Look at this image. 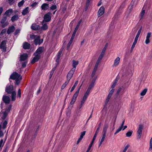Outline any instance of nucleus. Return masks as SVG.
<instances>
[{"label":"nucleus","instance_id":"nucleus-29","mask_svg":"<svg viewBox=\"0 0 152 152\" xmlns=\"http://www.w3.org/2000/svg\"><path fill=\"white\" fill-rule=\"evenodd\" d=\"M11 99L12 101H15V100L16 96V92L15 91H13L11 93Z\"/></svg>","mask_w":152,"mask_h":152},{"label":"nucleus","instance_id":"nucleus-55","mask_svg":"<svg viewBox=\"0 0 152 152\" xmlns=\"http://www.w3.org/2000/svg\"><path fill=\"white\" fill-rule=\"evenodd\" d=\"M6 31V29H3L1 33V35H3L5 33Z\"/></svg>","mask_w":152,"mask_h":152},{"label":"nucleus","instance_id":"nucleus-64","mask_svg":"<svg viewBox=\"0 0 152 152\" xmlns=\"http://www.w3.org/2000/svg\"><path fill=\"white\" fill-rule=\"evenodd\" d=\"M124 122H125V120H123V122H122V123L121 124V125L120 126L121 127L123 128V126H124Z\"/></svg>","mask_w":152,"mask_h":152},{"label":"nucleus","instance_id":"nucleus-39","mask_svg":"<svg viewBox=\"0 0 152 152\" xmlns=\"http://www.w3.org/2000/svg\"><path fill=\"white\" fill-rule=\"evenodd\" d=\"M7 124V121L6 120L5 121L3 124L2 128L3 129H5L6 128Z\"/></svg>","mask_w":152,"mask_h":152},{"label":"nucleus","instance_id":"nucleus-63","mask_svg":"<svg viewBox=\"0 0 152 152\" xmlns=\"http://www.w3.org/2000/svg\"><path fill=\"white\" fill-rule=\"evenodd\" d=\"M109 100L107 99H106L105 101V105H107V104L108 102L109 101Z\"/></svg>","mask_w":152,"mask_h":152},{"label":"nucleus","instance_id":"nucleus-58","mask_svg":"<svg viewBox=\"0 0 152 152\" xmlns=\"http://www.w3.org/2000/svg\"><path fill=\"white\" fill-rule=\"evenodd\" d=\"M98 65L95 64L93 70H94V71H96L97 69V68L98 67Z\"/></svg>","mask_w":152,"mask_h":152},{"label":"nucleus","instance_id":"nucleus-13","mask_svg":"<svg viewBox=\"0 0 152 152\" xmlns=\"http://www.w3.org/2000/svg\"><path fill=\"white\" fill-rule=\"evenodd\" d=\"M75 71L71 69L67 75V80L69 81L72 77Z\"/></svg>","mask_w":152,"mask_h":152},{"label":"nucleus","instance_id":"nucleus-21","mask_svg":"<svg viewBox=\"0 0 152 152\" xmlns=\"http://www.w3.org/2000/svg\"><path fill=\"white\" fill-rule=\"evenodd\" d=\"M88 96H87V95H84V96H83L82 100L79 106V109H80L83 106V104H84V103L85 102V101L86 100Z\"/></svg>","mask_w":152,"mask_h":152},{"label":"nucleus","instance_id":"nucleus-3","mask_svg":"<svg viewBox=\"0 0 152 152\" xmlns=\"http://www.w3.org/2000/svg\"><path fill=\"white\" fill-rule=\"evenodd\" d=\"M80 87L78 88L77 91L75 92V94H74L72 96L71 101L70 102V104L71 105L73 104L76 101L77 97L78 96L79 93L80 88V87Z\"/></svg>","mask_w":152,"mask_h":152},{"label":"nucleus","instance_id":"nucleus-37","mask_svg":"<svg viewBox=\"0 0 152 152\" xmlns=\"http://www.w3.org/2000/svg\"><path fill=\"white\" fill-rule=\"evenodd\" d=\"M133 133V131H132L127 132L126 134V137H130Z\"/></svg>","mask_w":152,"mask_h":152},{"label":"nucleus","instance_id":"nucleus-8","mask_svg":"<svg viewBox=\"0 0 152 152\" xmlns=\"http://www.w3.org/2000/svg\"><path fill=\"white\" fill-rule=\"evenodd\" d=\"M13 86L12 85H7L5 89V91L8 94H10L13 92Z\"/></svg>","mask_w":152,"mask_h":152},{"label":"nucleus","instance_id":"nucleus-10","mask_svg":"<svg viewBox=\"0 0 152 152\" xmlns=\"http://www.w3.org/2000/svg\"><path fill=\"white\" fill-rule=\"evenodd\" d=\"M43 39H40V36H38L34 41V43L35 45H40L42 43Z\"/></svg>","mask_w":152,"mask_h":152},{"label":"nucleus","instance_id":"nucleus-41","mask_svg":"<svg viewBox=\"0 0 152 152\" xmlns=\"http://www.w3.org/2000/svg\"><path fill=\"white\" fill-rule=\"evenodd\" d=\"M25 1L24 0H22L20 2H19L18 3V6L19 7H20L23 5V4Z\"/></svg>","mask_w":152,"mask_h":152},{"label":"nucleus","instance_id":"nucleus-6","mask_svg":"<svg viewBox=\"0 0 152 152\" xmlns=\"http://www.w3.org/2000/svg\"><path fill=\"white\" fill-rule=\"evenodd\" d=\"M7 19V17L4 16L2 18L1 21V27L4 28L8 25V22L6 21Z\"/></svg>","mask_w":152,"mask_h":152},{"label":"nucleus","instance_id":"nucleus-61","mask_svg":"<svg viewBox=\"0 0 152 152\" xmlns=\"http://www.w3.org/2000/svg\"><path fill=\"white\" fill-rule=\"evenodd\" d=\"M11 108V106L10 105L8 107V108L6 110V111H7L8 112H9L10 111Z\"/></svg>","mask_w":152,"mask_h":152},{"label":"nucleus","instance_id":"nucleus-57","mask_svg":"<svg viewBox=\"0 0 152 152\" xmlns=\"http://www.w3.org/2000/svg\"><path fill=\"white\" fill-rule=\"evenodd\" d=\"M3 139H1L0 141V148L1 147H2L3 146L4 144H3Z\"/></svg>","mask_w":152,"mask_h":152},{"label":"nucleus","instance_id":"nucleus-23","mask_svg":"<svg viewBox=\"0 0 152 152\" xmlns=\"http://www.w3.org/2000/svg\"><path fill=\"white\" fill-rule=\"evenodd\" d=\"M79 62L78 61H76L75 60L72 61V66L73 68L71 69L75 71L77 66Z\"/></svg>","mask_w":152,"mask_h":152},{"label":"nucleus","instance_id":"nucleus-46","mask_svg":"<svg viewBox=\"0 0 152 152\" xmlns=\"http://www.w3.org/2000/svg\"><path fill=\"white\" fill-rule=\"evenodd\" d=\"M15 0H8V3L10 5L13 4Z\"/></svg>","mask_w":152,"mask_h":152},{"label":"nucleus","instance_id":"nucleus-50","mask_svg":"<svg viewBox=\"0 0 152 152\" xmlns=\"http://www.w3.org/2000/svg\"><path fill=\"white\" fill-rule=\"evenodd\" d=\"M21 90L20 89H19L18 91L17 96L20 98L21 97Z\"/></svg>","mask_w":152,"mask_h":152},{"label":"nucleus","instance_id":"nucleus-2","mask_svg":"<svg viewBox=\"0 0 152 152\" xmlns=\"http://www.w3.org/2000/svg\"><path fill=\"white\" fill-rule=\"evenodd\" d=\"M95 81V79H93L91 82V83L89 86L86 91L85 93V95H87V96H88L89 95L91 90L94 87V83Z\"/></svg>","mask_w":152,"mask_h":152},{"label":"nucleus","instance_id":"nucleus-18","mask_svg":"<svg viewBox=\"0 0 152 152\" xmlns=\"http://www.w3.org/2000/svg\"><path fill=\"white\" fill-rule=\"evenodd\" d=\"M31 28L33 30L37 31L40 29V27L36 23H33L32 25Z\"/></svg>","mask_w":152,"mask_h":152},{"label":"nucleus","instance_id":"nucleus-49","mask_svg":"<svg viewBox=\"0 0 152 152\" xmlns=\"http://www.w3.org/2000/svg\"><path fill=\"white\" fill-rule=\"evenodd\" d=\"M38 3V2H34L31 5V6L32 7H35L37 5Z\"/></svg>","mask_w":152,"mask_h":152},{"label":"nucleus","instance_id":"nucleus-44","mask_svg":"<svg viewBox=\"0 0 152 152\" xmlns=\"http://www.w3.org/2000/svg\"><path fill=\"white\" fill-rule=\"evenodd\" d=\"M57 8V6L56 5H53L50 7V9L52 10H56Z\"/></svg>","mask_w":152,"mask_h":152},{"label":"nucleus","instance_id":"nucleus-52","mask_svg":"<svg viewBox=\"0 0 152 152\" xmlns=\"http://www.w3.org/2000/svg\"><path fill=\"white\" fill-rule=\"evenodd\" d=\"M136 44V43L133 42V44H132V46L131 47V51H132L133 50L135 46V45Z\"/></svg>","mask_w":152,"mask_h":152},{"label":"nucleus","instance_id":"nucleus-32","mask_svg":"<svg viewBox=\"0 0 152 152\" xmlns=\"http://www.w3.org/2000/svg\"><path fill=\"white\" fill-rule=\"evenodd\" d=\"M91 0H87L86 1V5L85 8V10L86 11L87 10L88 7L90 5Z\"/></svg>","mask_w":152,"mask_h":152},{"label":"nucleus","instance_id":"nucleus-26","mask_svg":"<svg viewBox=\"0 0 152 152\" xmlns=\"http://www.w3.org/2000/svg\"><path fill=\"white\" fill-rule=\"evenodd\" d=\"M120 58L119 57H117L115 59V60L114 64L113 65V66H116L118 65L120 62Z\"/></svg>","mask_w":152,"mask_h":152},{"label":"nucleus","instance_id":"nucleus-35","mask_svg":"<svg viewBox=\"0 0 152 152\" xmlns=\"http://www.w3.org/2000/svg\"><path fill=\"white\" fill-rule=\"evenodd\" d=\"M147 89L145 88V89H144L141 92V93L140 94V95L141 96H142L145 95V94H146V93L147 92Z\"/></svg>","mask_w":152,"mask_h":152},{"label":"nucleus","instance_id":"nucleus-9","mask_svg":"<svg viewBox=\"0 0 152 152\" xmlns=\"http://www.w3.org/2000/svg\"><path fill=\"white\" fill-rule=\"evenodd\" d=\"M6 41L5 40L3 41L0 45V48L3 52H6V51L7 47L6 46Z\"/></svg>","mask_w":152,"mask_h":152},{"label":"nucleus","instance_id":"nucleus-56","mask_svg":"<svg viewBox=\"0 0 152 152\" xmlns=\"http://www.w3.org/2000/svg\"><path fill=\"white\" fill-rule=\"evenodd\" d=\"M20 30L19 29H17L14 33V34L15 35H16L18 33H20Z\"/></svg>","mask_w":152,"mask_h":152},{"label":"nucleus","instance_id":"nucleus-7","mask_svg":"<svg viewBox=\"0 0 152 152\" xmlns=\"http://www.w3.org/2000/svg\"><path fill=\"white\" fill-rule=\"evenodd\" d=\"M143 126L142 125H140L139 127L137 132V138L138 140H139L142 135V131L143 129Z\"/></svg>","mask_w":152,"mask_h":152},{"label":"nucleus","instance_id":"nucleus-25","mask_svg":"<svg viewBox=\"0 0 152 152\" xmlns=\"http://www.w3.org/2000/svg\"><path fill=\"white\" fill-rule=\"evenodd\" d=\"M28 55L26 54H24L20 55V60L21 61H24L27 58Z\"/></svg>","mask_w":152,"mask_h":152},{"label":"nucleus","instance_id":"nucleus-11","mask_svg":"<svg viewBox=\"0 0 152 152\" xmlns=\"http://www.w3.org/2000/svg\"><path fill=\"white\" fill-rule=\"evenodd\" d=\"M104 8L103 6H102L100 8L97 13L98 17H99L104 14Z\"/></svg>","mask_w":152,"mask_h":152},{"label":"nucleus","instance_id":"nucleus-43","mask_svg":"<svg viewBox=\"0 0 152 152\" xmlns=\"http://www.w3.org/2000/svg\"><path fill=\"white\" fill-rule=\"evenodd\" d=\"M152 150V137L150 141V147L149 150L151 151Z\"/></svg>","mask_w":152,"mask_h":152},{"label":"nucleus","instance_id":"nucleus-59","mask_svg":"<svg viewBox=\"0 0 152 152\" xmlns=\"http://www.w3.org/2000/svg\"><path fill=\"white\" fill-rule=\"evenodd\" d=\"M114 90H115V89H112L110 91L109 94H110V95H112L113 94V92H114Z\"/></svg>","mask_w":152,"mask_h":152},{"label":"nucleus","instance_id":"nucleus-24","mask_svg":"<svg viewBox=\"0 0 152 152\" xmlns=\"http://www.w3.org/2000/svg\"><path fill=\"white\" fill-rule=\"evenodd\" d=\"M49 7V4L47 3L43 4L41 6V8L42 10H46L48 9Z\"/></svg>","mask_w":152,"mask_h":152},{"label":"nucleus","instance_id":"nucleus-54","mask_svg":"<svg viewBox=\"0 0 152 152\" xmlns=\"http://www.w3.org/2000/svg\"><path fill=\"white\" fill-rule=\"evenodd\" d=\"M101 123H100L98 125V127L96 131V132H99V129L100 128V126H101Z\"/></svg>","mask_w":152,"mask_h":152},{"label":"nucleus","instance_id":"nucleus-17","mask_svg":"<svg viewBox=\"0 0 152 152\" xmlns=\"http://www.w3.org/2000/svg\"><path fill=\"white\" fill-rule=\"evenodd\" d=\"M30 47V44L27 42H24L23 44V48L24 49H29Z\"/></svg>","mask_w":152,"mask_h":152},{"label":"nucleus","instance_id":"nucleus-22","mask_svg":"<svg viewBox=\"0 0 152 152\" xmlns=\"http://www.w3.org/2000/svg\"><path fill=\"white\" fill-rule=\"evenodd\" d=\"M15 29V27L14 26H12L9 27L7 30V33L8 34H10L13 32Z\"/></svg>","mask_w":152,"mask_h":152},{"label":"nucleus","instance_id":"nucleus-62","mask_svg":"<svg viewBox=\"0 0 152 152\" xmlns=\"http://www.w3.org/2000/svg\"><path fill=\"white\" fill-rule=\"evenodd\" d=\"M96 72V71H94V70L93 71V72H92V75H91V77H93L94 76Z\"/></svg>","mask_w":152,"mask_h":152},{"label":"nucleus","instance_id":"nucleus-27","mask_svg":"<svg viewBox=\"0 0 152 152\" xmlns=\"http://www.w3.org/2000/svg\"><path fill=\"white\" fill-rule=\"evenodd\" d=\"M29 8L28 7H27L24 9L22 12V15H24L28 14L29 12Z\"/></svg>","mask_w":152,"mask_h":152},{"label":"nucleus","instance_id":"nucleus-5","mask_svg":"<svg viewBox=\"0 0 152 152\" xmlns=\"http://www.w3.org/2000/svg\"><path fill=\"white\" fill-rule=\"evenodd\" d=\"M51 13L48 12L44 16V20L42 21L45 22H49L51 19Z\"/></svg>","mask_w":152,"mask_h":152},{"label":"nucleus","instance_id":"nucleus-30","mask_svg":"<svg viewBox=\"0 0 152 152\" xmlns=\"http://www.w3.org/2000/svg\"><path fill=\"white\" fill-rule=\"evenodd\" d=\"M18 18L19 17L18 15H15L11 18V20L12 22H14L15 21L18 20Z\"/></svg>","mask_w":152,"mask_h":152},{"label":"nucleus","instance_id":"nucleus-33","mask_svg":"<svg viewBox=\"0 0 152 152\" xmlns=\"http://www.w3.org/2000/svg\"><path fill=\"white\" fill-rule=\"evenodd\" d=\"M12 10L11 9H10L6 11L5 13V14L7 16H10V13L12 12Z\"/></svg>","mask_w":152,"mask_h":152},{"label":"nucleus","instance_id":"nucleus-51","mask_svg":"<svg viewBox=\"0 0 152 152\" xmlns=\"http://www.w3.org/2000/svg\"><path fill=\"white\" fill-rule=\"evenodd\" d=\"M86 132V131H83L81 132V135L80 136V137L83 139V136L85 134Z\"/></svg>","mask_w":152,"mask_h":152},{"label":"nucleus","instance_id":"nucleus-40","mask_svg":"<svg viewBox=\"0 0 152 152\" xmlns=\"http://www.w3.org/2000/svg\"><path fill=\"white\" fill-rule=\"evenodd\" d=\"M38 36L37 35H34V34H31L30 35V38L31 40L34 39L35 40V39Z\"/></svg>","mask_w":152,"mask_h":152},{"label":"nucleus","instance_id":"nucleus-15","mask_svg":"<svg viewBox=\"0 0 152 152\" xmlns=\"http://www.w3.org/2000/svg\"><path fill=\"white\" fill-rule=\"evenodd\" d=\"M35 56L33 58L31 61V63L34 64L35 62L38 61L40 58L41 56H38L37 54H34Z\"/></svg>","mask_w":152,"mask_h":152},{"label":"nucleus","instance_id":"nucleus-14","mask_svg":"<svg viewBox=\"0 0 152 152\" xmlns=\"http://www.w3.org/2000/svg\"><path fill=\"white\" fill-rule=\"evenodd\" d=\"M35 56L33 58L31 61V63L34 64L35 62L38 61L40 58L41 56H38L37 54H34Z\"/></svg>","mask_w":152,"mask_h":152},{"label":"nucleus","instance_id":"nucleus-34","mask_svg":"<svg viewBox=\"0 0 152 152\" xmlns=\"http://www.w3.org/2000/svg\"><path fill=\"white\" fill-rule=\"evenodd\" d=\"M69 81L66 80L65 83L61 87V89H64L66 86L68 84Z\"/></svg>","mask_w":152,"mask_h":152},{"label":"nucleus","instance_id":"nucleus-16","mask_svg":"<svg viewBox=\"0 0 152 152\" xmlns=\"http://www.w3.org/2000/svg\"><path fill=\"white\" fill-rule=\"evenodd\" d=\"M2 100L5 103L8 104L10 102V98L8 96L4 95L2 98Z\"/></svg>","mask_w":152,"mask_h":152},{"label":"nucleus","instance_id":"nucleus-60","mask_svg":"<svg viewBox=\"0 0 152 152\" xmlns=\"http://www.w3.org/2000/svg\"><path fill=\"white\" fill-rule=\"evenodd\" d=\"M142 27L141 26V27L140 28V29H139V30H138L137 34H140V33L141 31H142Z\"/></svg>","mask_w":152,"mask_h":152},{"label":"nucleus","instance_id":"nucleus-28","mask_svg":"<svg viewBox=\"0 0 152 152\" xmlns=\"http://www.w3.org/2000/svg\"><path fill=\"white\" fill-rule=\"evenodd\" d=\"M108 126L107 124H104L103 126L102 133L106 134Z\"/></svg>","mask_w":152,"mask_h":152},{"label":"nucleus","instance_id":"nucleus-45","mask_svg":"<svg viewBox=\"0 0 152 152\" xmlns=\"http://www.w3.org/2000/svg\"><path fill=\"white\" fill-rule=\"evenodd\" d=\"M117 80L116 79L115 80L113 84L111 86L112 88H113L115 87L117 82Z\"/></svg>","mask_w":152,"mask_h":152},{"label":"nucleus","instance_id":"nucleus-38","mask_svg":"<svg viewBox=\"0 0 152 152\" xmlns=\"http://www.w3.org/2000/svg\"><path fill=\"white\" fill-rule=\"evenodd\" d=\"M7 115V113L6 111L4 112L3 113V116L1 117V118L3 120H4L6 118Z\"/></svg>","mask_w":152,"mask_h":152},{"label":"nucleus","instance_id":"nucleus-42","mask_svg":"<svg viewBox=\"0 0 152 152\" xmlns=\"http://www.w3.org/2000/svg\"><path fill=\"white\" fill-rule=\"evenodd\" d=\"M123 128L121 127L120 126L119 128L117 129L116 132L114 133V135H116L117 134H118V133H119L120 131H121V130Z\"/></svg>","mask_w":152,"mask_h":152},{"label":"nucleus","instance_id":"nucleus-19","mask_svg":"<svg viewBox=\"0 0 152 152\" xmlns=\"http://www.w3.org/2000/svg\"><path fill=\"white\" fill-rule=\"evenodd\" d=\"M151 32H148L146 37V39L145 40V43L147 45L150 42V38L151 36Z\"/></svg>","mask_w":152,"mask_h":152},{"label":"nucleus","instance_id":"nucleus-20","mask_svg":"<svg viewBox=\"0 0 152 152\" xmlns=\"http://www.w3.org/2000/svg\"><path fill=\"white\" fill-rule=\"evenodd\" d=\"M42 26L40 27V29H41V30H46L48 29V27L47 25V23L44 21H42Z\"/></svg>","mask_w":152,"mask_h":152},{"label":"nucleus","instance_id":"nucleus-48","mask_svg":"<svg viewBox=\"0 0 152 152\" xmlns=\"http://www.w3.org/2000/svg\"><path fill=\"white\" fill-rule=\"evenodd\" d=\"M15 80V84L18 85L20 83V80H21L20 79V78H18Z\"/></svg>","mask_w":152,"mask_h":152},{"label":"nucleus","instance_id":"nucleus-12","mask_svg":"<svg viewBox=\"0 0 152 152\" xmlns=\"http://www.w3.org/2000/svg\"><path fill=\"white\" fill-rule=\"evenodd\" d=\"M44 47H39L34 53V54L38 55V56H41L40 54L43 52Z\"/></svg>","mask_w":152,"mask_h":152},{"label":"nucleus","instance_id":"nucleus-4","mask_svg":"<svg viewBox=\"0 0 152 152\" xmlns=\"http://www.w3.org/2000/svg\"><path fill=\"white\" fill-rule=\"evenodd\" d=\"M10 78L13 80H15L18 78L22 79V77L20 75L16 72H14L10 76Z\"/></svg>","mask_w":152,"mask_h":152},{"label":"nucleus","instance_id":"nucleus-53","mask_svg":"<svg viewBox=\"0 0 152 152\" xmlns=\"http://www.w3.org/2000/svg\"><path fill=\"white\" fill-rule=\"evenodd\" d=\"M121 88H119L117 91V92H116V95H118L119 94V93L121 91Z\"/></svg>","mask_w":152,"mask_h":152},{"label":"nucleus","instance_id":"nucleus-31","mask_svg":"<svg viewBox=\"0 0 152 152\" xmlns=\"http://www.w3.org/2000/svg\"><path fill=\"white\" fill-rule=\"evenodd\" d=\"M106 134L104 133H102V137L101 138V141L99 142V147L102 145L103 142L104 141V139L106 137Z\"/></svg>","mask_w":152,"mask_h":152},{"label":"nucleus","instance_id":"nucleus-47","mask_svg":"<svg viewBox=\"0 0 152 152\" xmlns=\"http://www.w3.org/2000/svg\"><path fill=\"white\" fill-rule=\"evenodd\" d=\"M92 144H93L92 142H91V143L89 145L88 147V149L87 150L86 152H89V151L90 150L91 147L92 146Z\"/></svg>","mask_w":152,"mask_h":152},{"label":"nucleus","instance_id":"nucleus-1","mask_svg":"<svg viewBox=\"0 0 152 152\" xmlns=\"http://www.w3.org/2000/svg\"><path fill=\"white\" fill-rule=\"evenodd\" d=\"M147 7L148 8H149L150 7V5L149 4H148V2H146L145 3L144 5L140 14V20L142 19L143 18L144 15L145 14V10L146 9Z\"/></svg>","mask_w":152,"mask_h":152},{"label":"nucleus","instance_id":"nucleus-36","mask_svg":"<svg viewBox=\"0 0 152 152\" xmlns=\"http://www.w3.org/2000/svg\"><path fill=\"white\" fill-rule=\"evenodd\" d=\"M78 83V81H77L75 82V83L74 84L72 88L71 89V91H70V92H72L74 90L76 86H77Z\"/></svg>","mask_w":152,"mask_h":152}]
</instances>
